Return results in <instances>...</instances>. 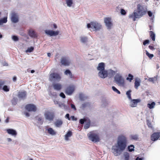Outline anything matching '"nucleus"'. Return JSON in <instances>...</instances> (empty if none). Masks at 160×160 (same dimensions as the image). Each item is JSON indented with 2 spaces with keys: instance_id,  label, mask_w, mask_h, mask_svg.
Segmentation results:
<instances>
[{
  "instance_id": "obj_4",
  "label": "nucleus",
  "mask_w": 160,
  "mask_h": 160,
  "mask_svg": "<svg viewBox=\"0 0 160 160\" xmlns=\"http://www.w3.org/2000/svg\"><path fill=\"white\" fill-rule=\"evenodd\" d=\"M89 140L94 142H98L100 140L99 134L94 132H90L88 135Z\"/></svg>"
},
{
  "instance_id": "obj_64",
  "label": "nucleus",
  "mask_w": 160,
  "mask_h": 160,
  "mask_svg": "<svg viewBox=\"0 0 160 160\" xmlns=\"http://www.w3.org/2000/svg\"><path fill=\"white\" fill-rule=\"evenodd\" d=\"M9 122V118H7L5 120V122L7 123L8 122Z\"/></svg>"
},
{
  "instance_id": "obj_47",
  "label": "nucleus",
  "mask_w": 160,
  "mask_h": 160,
  "mask_svg": "<svg viewBox=\"0 0 160 160\" xmlns=\"http://www.w3.org/2000/svg\"><path fill=\"white\" fill-rule=\"evenodd\" d=\"M147 125L149 128H152V124L149 120H147Z\"/></svg>"
},
{
  "instance_id": "obj_33",
  "label": "nucleus",
  "mask_w": 160,
  "mask_h": 160,
  "mask_svg": "<svg viewBox=\"0 0 160 160\" xmlns=\"http://www.w3.org/2000/svg\"><path fill=\"white\" fill-rule=\"evenodd\" d=\"M157 80V76L154 77L153 78H150L148 79V81L150 82H151L153 83Z\"/></svg>"
},
{
  "instance_id": "obj_62",
  "label": "nucleus",
  "mask_w": 160,
  "mask_h": 160,
  "mask_svg": "<svg viewBox=\"0 0 160 160\" xmlns=\"http://www.w3.org/2000/svg\"><path fill=\"white\" fill-rule=\"evenodd\" d=\"M16 80H17V77L15 76H14L13 78V81L14 82H15L16 81Z\"/></svg>"
},
{
  "instance_id": "obj_56",
  "label": "nucleus",
  "mask_w": 160,
  "mask_h": 160,
  "mask_svg": "<svg viewBox=\"0 0 160 160\" xmlns=\"http://www.w3.org/2000/svg\"><path fill=\"white\" fill-rule=\"evenodd\" d=\"M38 121H42V123L41 124H42V123H43V121H42V118L41 117H39V118H38Z\"/></svg>"
},
{
  "instance_id": "obj_19",
  "label": "nucleus",
  "mask_w": 160,
  "mask_h": 160,
  "mask_svg": "<svg viewBox=\"0 0 160 160\" xmlns=\"http://www.w3.org/2000/svg\"><path fill=\"white\" fill-rule=\"evenodd\" d=\"M52 86L54 89L58 91L60 90L62 88V85L59 83H53Z\"/></svg>"
},
{
  "instance_id": "obj_5",
  "label": "nucleus",
  "mask_w": 160,
  "mask_h": 160,
  "mask_svg": "<svg viewBox=\"0 0 160 160\" xmlns=\"http://www.w3.org/2000/svg\"><path fill=\"white\" fill-rule=\"evenodd\" d=\"M115 82L119 86H123L124 85V81L122 77L119 74H116L114 78Z\"/></svg>"
},
{
  "instance_id": "obj_25",
  "label": "nucleus",
  "mask_w": 160,
  "mask_h": 160,
  "mask_svg": "<svg viewBox=\"0 0 160 160\" xmlns=\"http://www.w3.org/2000/svg\"><path fill=\"white\" fill-rule=\"evenodd\" d=\"M134 87L138 89V87L140 85V80H136L134 82Z\"/></svg>"
},
{
  "instance_id": "obj_38",
  "label": "nucleus",
  "mask_w": 160,
  "mask_h": 160,
  "mask_svg": "<svg viewBox=\"0 0 160 160\" xmlns=\"http://www.w3.org/2000/svg\"><path fill=\"white\" fill-rule=\"evenodd\" d=\"M0 21L1 22L2 24L3 23H6L7 22V17H4L2 19H1Z\"/></svg>"
},
{
  "instance_id": "obj_46",
  "label": "nucleus",
  "mask_w": 160,
  "mask_h": 160,
  "mask_svg": "<svg viewBox=\"0 0 160 160\" xmlns=\"http://www.w3.org/2000/svg\"><path fill=\"white\" fill-rule=\"evenodd\" d=\"M89 104V103L88 102L84 103L82 104V108L83 109H84L85 108H86L88 106V105Z\"/></svg>"
},
{
  "instance_id": "obj_54",
  "label": "nucleus",
  "mask_w": 160,
  "mask_h": 160,
  "mask_svg": "<svg viewBox=\"0 0 160 160\" xmlns=\"http://www.w3.org/2000/svg\"><path fill=\"white\" fill-rule=\"evenodd\" d=\"M148 15L150 17H151L152 15V13L150 11H149L148 12Z\"/></svg>"
},
{
  "instance_id": "obj_57",
  "label": "nucleus",
  "mask_w": 160,
  "mask_h": 160,
  "mask_svg": "<svg viewBox=\"0 0 160 160\" xmlns=\"http://www.w3.org/2000/svg\"><path fill=\"white\" fill-rule=\"evenodd\" d=\"M149 48L151 50H153L154 49V48L152 46L149 45Z\"/></svg>"
},
{
  "instance_id": "obj_36",
  "label": "nucleus",
  "mask_w": 160,
  "mask_h": 160,
  "mask_svg": "<svg viewBox=\"0 0 160 160\" xmlns=\"http://www.w3.org/2000/svg\"><path fill=\"white\" fill-rule=\"evenodd\" d=\"M132 91L131 90H129L126 92V95H127L128 97V98L130 99H132V98L131 96V92Z\"/></svg>"
},
{
  "instance_id": "obj_6",
  "label": "nucleus",
  "mask_w": 160,
  "mask_h": 160,
  "mask_svg": "<svg viewBox=\"0 0 160 160\" xmlns=\"http://www.w3.org/2000/svg\"><path fill=\"white\" fill-rule=\"evenodd\" d=\"M87 27L88 28H91L94 29V30H98L101 29L102 26L99 23L96 22H91L90 23H88Z\"/></svg>"
},
{
  "instance_id": "obj_9",
  "label": "nucleus",
  "mask_w": 160,
  "mask_h": 160,
  "mask_svg": "<svg viewBox=\"0 0 160 160\" xmlns=\"http://www.w3.org/2000/svg\"><path fill=\"white\" fill-rule=\"evenodd\" d=\"M26 109L29 112H35L37 110L36 106L33 104H28L25 106Z\"/></svg>"
},
{
  "instance_id": "obj_13",
  "label": "nucleus",
  "mask_w": 160,
  "mask_h": 160,
  "mask_svg": "<svg viewBox=\"0 0 160 160\" xmlns=\"http://www.w3.org/2000/svg\"><path fill=\"white\" fill-rule=\"evenodd\" d=\"M111 18H104V21L106 26L108 29H110L112 25V23L111 21Z\"/></svg>"
},
{
  "instance_id": "obj_27",
  "label": "nucleus",
  "mask_w": 160,
  "mask_h": 160,
  "mask_svg": "<svg viewBox=\"0 0 160 160\" xmlns=\"http://www.w3.org/2000/svg\"><path fill=\"white\" fill-rule=\"evenodd\" d=\"M149 33L150 35V37L152 38V41H155V35L154 32L153 31H150L149 32Z\"/></svg>"
},
{
  "instance_id": "obj_52",
  "label": "nucleus",
  "mask_w": 160,
  "mask_h": 160,
  "mask_svg": "<svg viewBox=\"0 0 160 160\" xmlns=\"http://www.w3.org/2000/svg\"><path fill=\"white\" fill-rule=\"evenodd\" d=\"M60 96L63 98H65L66 97L65 95L63 92H61L60 94Z\"/></svg>"
},
{
  "instance_id": "obj_53",
  "label": "nucleus",
  "mask_w": 160,
  "mask_h": 160,
  "mask_svg": "<svg viewBox=\"0 0 160 160\" xmlns=\"http://www.w3.org/2000/svg\"><path fill=\"white\" fill-rule=\"evenodd\" d=\"M65 118H67L69 120H70V118L69 117V114L68 113L66 114L65 116Z\"/></svg>"
},
{
  "instance_id": "obj_43",
  "label": "nucleus",
  "mask_w": 160,
  "mask_h": 160,
  "mask_svg": "<svg viewBox=\"0 0 160 160\" xmlns=\"http://www.w3.org/2000/svg\"><path fill=\"white\" fill-rule=\"evenodd\" d=\"M112 88L113 91H114V92H116L118 94H120V91H119L115 87L112 86Z\"/></svg>"
},
{
  "instance_id": "obj_44",
  "label": "nucleus",
  "mask_w": 160,
  "mask_h": 160,
  "mask_svg": "<svg viewBox=\"0 0 160 160\" xmlns=\"http://www.w3.org/2000/svg\"><path fill=\"white\" fill-rule=\"evenodd\" d=\"M146 55L150 59H151L154 56V55L153 54H150L147 51H146Z\"/></svg>"
},
{
  "instance_id": "obj_30",
  "label": "nucleus",
  "mask_w": 160,
  "mask_h": 160,
  "mask_svg": "<svg viewBox=\"0 0 160 160\" xmlns=\"http://www.w3.org/2000/svg\"><path fill=\"white\" fill-rule=\"evenodd\" d=\"M155 105V103L154 102H152L151 103H148L147 106L150 109H152L153 108Z\"/></svg>"
},
{
  "instance_id": "obj_2",
  "label": "nucleus",
  "mask_w": 160,
  "mask_h": 160,
  "mask_svg": "<svg viewBox=\"0 0 160 160\" xmlns=\"http://www.w3.org/2000/svg\"><path fill=\"white\" fill-rule=\"evenodd\" d=\"M137 9L136 12L134 11L132 14L129 15V16L134 21L136 20V18L141 17L147 12V8H144L140 4L138 5Z\"/></svg>"
},
{
  "instance_id": "obj_14",
  "label": "nucleus",
  "mask_w": 160,
  "mask_h": 160,
  "mask_svg": "<svg viewBox=\"0 0 160 160\" xmlns=\"http://www.w3.org/2000/svg\"><path fill=\"white\" fill-rule=\"evenodd\" d=\"M11 20L14 23H16L18 21V17L15 12H13L11 14Z\"/></svg>"
},
{
  "instance_id": "obj_26",
  "label": "nucleus",
  "mask_w": 160,
  "mask_h": 160,
  "mask_svg": "<svg viewBox=\"0 0 160 160\" xmlns=\"http://www.w3.org/2000/svg\"><path fill=\"white\" fill-rule=\"evenodd\" d=\"M56 104H58L59 106L61 108H62L65 109H67V106L63 103H62L61 102H57Z\"/></svg>"
},
{
  "instance_id": "obj_15",
  "label": "nucleus",
  "mask_w": 160,
  "mask_h": 160,
  "mask_svg": "<svg viewBox=\"0 0 160 160\" xmlns=\"http://www.w3.org/2000/svg\"><path fill=\"white\" fill-rule=\"evenodd\" d=\"M160 137V132H154L151 136V139L152 141H155L158 139Z\"/></svg>"
},
{
  "instance_id": "obj_49",
  "label": "nucleus",
  "mask_w": 160,
  "mask_h": 160,
  "mask_svg": "<svg viewBox=\"0 0 160 160\" xmlns=\"http://www.w3.org/2000/svg\"><path fill=\"white\" fill-rule=\"evenodd\" d=\"M5 83L4 81L0 80V90L2 88V86Z\"/></svg>"
},
{
  "instance_id": "obj_18",
  "label": "nucleus",
  "mask_w": 160,
  "mask_h": 160,
  "mask_svg": "<svg viewBox=\"0 0 160 160\" xmlns=\"http://www.w3.org/2000/svg\"><path fill=\"white\" fill-rule=\"evenodd\" d=\"M28 34L32 38H36L37 37V33L32 29H30L29 30Z\"/></svg>"
},
{
  "instance_id": "obj_21",
  "label": "nucleus",
  "mask_w": 160,
  "mask_h": 160,
  "mask_svg": "<svg viewBox=\"0 0 160 160\" xmlns=\"http://www.w3.org/2000/svg\"><path fill=\"white\" fill-rule=\"evenodd\" d=\"M48 133L52 135H54L56 134V132L52 128H49L47 129Z\"/></svg>"
},
{
  "instance_id": "obj_23",
  "label": "nucleus",
  "mask_w": 160,
  "mask_h": 160,
  "mask_svg": "<svg viewBox=\"0 0 160 160\" xmlns=\"http://www.w3.org/2000/svg\"><path fill=\"white\" fill-rule=\"evenodd\" d=\"M63 122L60 119L57 120L55 122V126L58 127H60L62 124Z\"/></svg>"
},
{
  "instance_id": "obj_41",
  "label": "nucleus",
  "mask_w": 160,
  "mask_h": 160,
  "mask_svg": "<svg viewBox=\"0 0 160 160\" xmlns=\"http://www.w3.org/2000/svg\"><path fill=\"white\" fill-rule=\"evenodd\" d=\"M131 138L132 139L135 140H137L138 139V136L137 135H132L131 136Z\"/></svg>"
},
{
  "instance_id": "obj_24",
  "label": "nucleus",
  "mask_w": 160,
  "mask_h": 160,
  "mask_svg": "<svg viewBox=\"0 0 160 160\" xmlns=\"http://www.w3.org/2000/svg\"><path fill=\"white\" fill-rule=\"evenodd\" d=\"M64 74L65 75H69V77L71 78H73V76L72 75V72L70 70L68 69L66 70L64 72Z\"/></svg>"
},
{
  "instance_id": "obj_28",
  "label": "nucleus",
  "mask_w": 160,
  "mask_h": 160,
  "mask_svg": "<svg viewBox=\"0 0 160 160\" xmlns=\"http://www.w3.org/2000/svg\"><path fill=\"white\" fill-rule=\"evenodd\" d=\"M79 98L81 101H84L88 98L87 97L85 96L82 93L79 94Z\"/></svg>"
},
{
  "instance_id": "obj_10",
  "label": "nucleus",
  "mask_w": 160,
  "mask_h": 160,
  "mask_svg": "<svg viewBox=\"0 0 160 160\" xmlns=\"http://www.w3.org/2000/svg\"><path fill=\"white\" fill-rule=\"evenodd\" d=\"M75 87L73 85L69 86L67 87L66 89V93L68 95H71L74 91Z\"/></svg>"
},
{
  "instance_id": "obj_63",
  "label": "nucleus",
  "mask_w": 160,
  "mask_h": 160,
  "mask_svg": "<svg viewBox=\"0 0 160 160\" xmlns=\"http://www.w3.org/2000/svg\"><path fill=\"white\" fill-rule=\"evenodd\" d=\"M149 28H150V30H153V27L152 26H151V25H149Z\"/></svg>"
},
{
  "instance_id": "obj_8",
  "label": "nucleus",
  "mask_w": 160,
  "mask_h": 160,
  "mask_svg": "<svg viewBox=\"0 0 160 160\" xmlns=\"http://www.w3.org/2000/svg\"><path fill=\"white\" fill-rule=\"evenodd\" d=\"M44 115L46 119L50 121L53 120L55 116L54 112L49 111L46 112Z\"/></svg>"
},
{
  "instance_id": "obj_3",
  "label": "nucleus",
  "mask_w": 160,
  "mask_h": 160,
  "mask_svg": "<svg viewBox=\"0 0 160 160\" xmlns=\"http://www.w3.org/2000/svg\"><path fill=\"white\" fill-rule=\"evenodd\" d=\"M97 69L100 71L98 72L99 76L102 78H105L107 77L108 75L111 74V75H109L110 77H111L113 76L115 73V72L112 71H111L110 73H108V71L105 70V64L103 62L99 63L98 65V66L97 68Z\"/></svg>"
},
{
  "instance_id": "obj_16",
  "label": "nucleus",
  "mask_w": 160,
  "mask_h": 160,
  "mask_svg": "<svg viewBox=\"0 0 160 160\" xmlns=\"http://www.w3.org/2000/svg\"><path fill=\"white\" fill-rule=\"evenodd\" d=\"M18 96L19 98L24 99L26 97V92L25 91L19 92L18 93Z\"/></svg>"
},
{
  "instance_id": "obj_7",
  "label": "nucleus",
  "mask_w": 160,
  "mask_h": 160,
  "mask_svg": "<svg viewBox=\"0 0 160 160\" xmlns=\"http://www.w3.org/2000/svg\"><path fill=\"white\" fill-rule=\"evenodd\" d=\"M61 77L58 73H51L49 77V80L50 81L58 82L60 81Z\"/></svg>"
},
{
  "instance_id": "obj_40",
  "label": "nucleus",
  "mask_w": 160,
  "mask_h": 160,
  "mask_svg": "<svg viewBox=\"0 0 160 160\" xmlns=\"http://www.w3.org/2000/svg\"><path fill=\"white\" fill-rule=\"evenodd\" d=\"M134 146L133 145H131L128 147V149L129 151L132 152L134 150Z\"/></svg>"
},
{
  "instance_id": "obj_37",
  "label": "nucleus",
  "mask_w": 160,
  "mask_h": 160,
  "mask_svg": "<svg viewBox=\"0 0 160 160\" xmlns=\"http://www.w3.org/2000/svg\"><path fill=\"white\" fill-rule=\"evenodd\" d=\"M88 118H84L83 119H81L80 120H79V122L82 124H83L84 122H86L88 120Z\"/></svg>"
},
{
  "instance_id": "obj_17",
  "label": "nucleus",
  "mask_w": 160,
  "mask_h": 160,
  "mask_svg": "<svg viewBox=\"0 0 160 160\" xmlns=\"http://www.w3.org/2000/svg\"><path fill=\"white\" fill-rule=\"evenodd\" d=\"M140 102V100L139 99H134L131 100V103L130 106L132 107H135L137 106L138 103Z\"/></svg>"
},
{
  "instance_id": "obj_59",
  "label": "nucleus",
  "mask_w": 160,
  "mask_h": 160,
  "mask_svg": "<svg viewBox=\"0 0 160 160\" xmlns=\"http://www.w3.org/2000/svg\"><path fill=\"white\" fill-rule=\"evenodd\" d=\"M24 114L25 115H26V116L27 117H28L29 116V114L28 112H24Z\"/></svg>"
},
{
  "instance_id": "obj_34",
  "label": "nucleus",
  "mask_w": 160,
  "mask_h": 160,
  "mask_svg": "<svg viewBox=\"0 0 160 160\" xmlns=\"http://www.w3.org/2000/svg\"><path fill=\"white\" fill-rule=\"evenodd\" d=\"M67 5L68 6L70 7L73 3L72 0H66Z\"/></svg>"
},
{
  "instance_id": "obj_39",
  "label": "nucleus",
  "mask_w": 160,
  "mask_h": 160,
  "mask_svg": "<svg viewBox=\"0 0 160 160\" xmlns=\"http://www.w3.org/2000/svg\"><path fill=\"white\" fill-rule=\"evenodd\" d=\"M34 50V48L32 47H31L30 48H28L27 50L26 51V52H31Z\"/></svg>"
},
{
  "instance_id": "obj_50",
  "label": "nucleus",
  "mask_w": 160,
  "mask_h": 160,
  "mask_svg": "<svg viewBox=\"0 0 160 160\" xmlns=\"http://www.w3.org/2000/svg\"><path fill=\"white\" fill-rule=\"evenodd\" d=\"M121 13L123 15H124L126 14V13L125 10L124 9H122L121 10Z\"/></svg>"
},
{
  "instance_id": "obj_32",
  "label": "nucleus",
  "mask_w": 160,
  "mask_h": 160,
  "mask_svg": "<svg viewBox=\"0 0 160 160\" xmlns=\"http://www.w3.org/2000/svg\"><path fill=\"white\" fill-rule=\"evenodd\" d=\"M86 123L84 126V127L85 128L87 129L90 126L91 122L90 120L89 119L88 120L87 122H86Z\"/></svg>"
},
{
  "instance_id": "obj_35",
  "label": "nucleus",
  "mask_w": 160,
  "mask_h": 160,
  "mask_svg": "<svg viewBox=\"0 0 160 160\" xmlns=\"http://www.w3.org/2000/svg\"><path fill=\"white\" fill-rule=\"evenodd\" d=\"M133 76L130 74H129L128 75V77L126 79L128 80L129 82H131L133 79Z\"/></svg>"
},
{
  "instance_id": "obj_31",
  "label": "nucleus",
  "mask_w": 160,
  "mask_h": 160,
  "mask_svg": "<svg viewBox=\"0 0 160 160\" xmlns=\"http://www.w3.org/2000/svg\"><path fill=\"white\" fill-rule=\"evenodd\" d=\"M18 99L17 98L14 97L11 100V102L12 105H16L17 104Z\"/></svg>"
},
{
  "instance_id": "obj_51",
  "label": "nucleus",
  "mask_w": 160,
  "mask_h": 160,
  "mask_svg": "<svg viewBox=\"0 0 160 160\" xmlns=\"http://www.w3.org/2000/svg\"><path fill=\"white\" fill-rule=\"evenodd\" d=\"M149 40H145L143 43V45H145L146 44H148L149 43Z\"/></svg>"
},
{
  "instance_id": "obj_58",
  "label": "nucleus",
  "mask_w": 160,
  "mask_h": 160,
  "mask_svg": "<svg viewBox=\"0 0 160 160\" xmlns=\"http://www.w3.org/2000/svg\"><path fill=\"white\" fill-rule=\"evenodd\" d=\"M3 66H8V63H7V62H4L3 63Z\"/></svg>"
},
{
  "instance_id": "obj_11",
  "label": "nucleus",
  "mask_w": 160,
  "mask_h": 160,
  "mask_svg": "<svg viewBox=\"0 0 160 160\" xmlns=\"http://www.w3.org/2000/svg\"><path fill=\"white\" fill-rule=\"evenodd\" d=\"M45 33L48 35L50 36H56L59 34V31H54L51 30H46Z\"/></svg>"
},
{
  "instance_id": "obj_1",
  "label": "nucleus",
  "mask_w": 160,
  "mask_h": 160,
  "mask_svg": "<svg viewBox=\"0 0 160 160\" xmlns=\"http://www.w3.org/2000/svg\"><path fill=\"white\" fill-rule=\"evenodd\" d=\"M128 142V139L125 135L121 134L118 136L116 147L113 146L112 148V152L115 156L120 155L122 152L125 149Z\"/></svg>"
},
{
  "instance_id": "obj_55",
  "label": "nucleus",
  "mask_w": 160,
  "mask_h": 160,
  "mask_svg": "<svg viewBox=\"0 0 160 160\" xmlns=\"http://www.w3.org/2000/svg\"><path fill=\"white\" fill-rule=\"evenodd\" d=\"M71 107L72 109H73L75 110H76V109L75 106L73 104H71Z\"/></svg>"
},
{
  "instance_id": "obj_60",
  "label": "nucleus",
  "mask_w": 160,
  "mask_h": 160,
  "mask_svg": "<svg viewBox=\"0 0 160 160\" xmlns=\"http://www.w3.org/2000/svg\"><path fill=\"white\" fill-rule=\"evenodd\" d=\"M71 118L73 120H76V118H75L74 116H72Z\"/></svg>"
},
{
  "instance_id": "obj_22",
  "label": "nucleus",
  "mask_w": 160,
  "mask_h": 160,
  "mask_svg": "<svg viewBox=\"0 0 160 160\" xmlns=\"http://www.w3.org/2000/svg\"><path fill=\"white\" fill-rule=\"evenodd\" d=\"M72 135V132L71 131H68L67 134L65 135V140L68 141L69 140V138Z\"/></svg>"
},
{
  "instance_id": "obj_29",
  "label": "nucleus",
  "mask_w": 160,
  "mask_h": 160,
  "mask_svg": "<svg viewBox=\"0 0 160 160\" xmlns=\"http://www.w3.org/2000/svg\"><path fill=\"white\" fill-rule=\"evenodd\" d=\"M80 40L82 42L85 43L87 42L88 38L86 37H80Z\"/></svg>"
},
{
  "instance_id": "obj_45",
  "label": "nucleus",
  "mask_w": 160,
  "mask_h": 160,
  "mask_svg": "<svg viewBox=\"0 0 160 160\" xmlns=\"http://www.w3.org/2000/svg\"><path fill=\"white\" fill-rule=\"evenodd\" d=\"M12 39L15 41H18L19 40L18 37L15 35H13L12 36Z\"/></svg>"
},
{
  "instance_id": "obj_20",
  "label": "nucleus",
  "mask_w": 160,
  "mask_h": 160,
  "mask_svg": "<svg viewBox=\"0 0 160 160\" xmlns=\"http://www.w3.org/2000/svg\"><path fill=\"white\" fill-rule=\"evenodd\" d=\"M6 131L8 134L11 135L12 136H16L17 134L16 131L12 129H7Z\"/></svg>"
},
{
  "instance_id": "obj_61",
  "label": "nucleus",
  "mask_w": 160,
  "mask_h": 160,
  "mask_svg": "<svg viewBox=\"0 0 160 160\" xmlns=\"http://www.w3.org/2000/svg\"><path fill=\"white\" fill-rule=\"evenodd\" d=\"M143 159V158H139V157H138L136 159V160H142Z\"/></svg>"
},
{
  "instance_id": "obj_12",
  "label": "nucleus",
  "mask_w": 160,
  "mask_h": 160,
  "mask_svg": "<svg viewBox=\"0 0 160 160\" xmlns=\"http://www.w3.org/2000/svg\"><path fill=\"white\" fill-rule=\"evenodd\" d=\"M61 63L62 64L65 66H68L70 63L69 60L68 59V58L67 57H62L61 60Z\"/></svg>"
},
{
  "instance_id": "obj_42",
  "label": "nucleus",
  "mask_w": 160,
  "mask_h": 160,
  "mask_svg": "<svg viewBox=\"0 0 160 160\" xmlns=\"http://www.w3.org/2000/svg\"><path fill=\"white\" fill-rule=\"evenodd\" d=\"M2 89L4 91L7 92L9 91V88L6 85H5L2 88Z\"/></svg>"
},
{
  "instance_id": "obj_48",
  "label": "nucleus",
  "mask_w": 160,
  "mask_h": 160,
  "mask_svg": "<svg viewBox=\"0 0 160 160\" xmlns=\"http://www.w3.org/2000/svg\"><path fill=\"white\" fill-rule=\"evenodd\" d=\"M124 160H129V155L128 153H127L124 155Z\"/></svg>"
}]
</instances>
